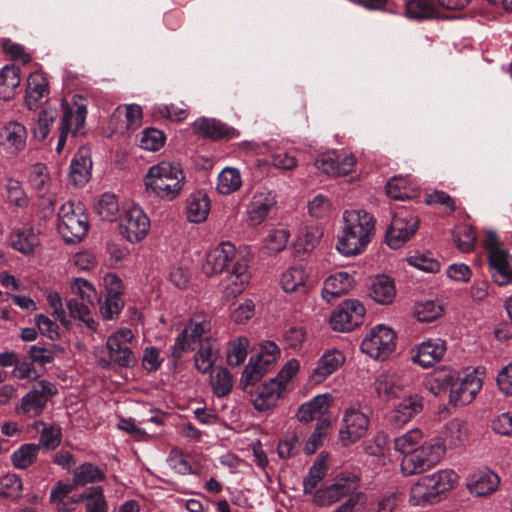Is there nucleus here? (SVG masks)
<instances>
[{
	"mask_svg": "<svg viewBox=\"0 0 512 512\" xmlns=\"http://www.w3.org/2000/svg\"><path fill=\"white\" fill-rule=\"evenodd\" d=\"M393 445L403 456L400 468L405 476L422 474L438 465L444 457L442 444L434 438L427 439L419 428L399 435Z\"/></svg>",
	"mask_w": 512,
	"mask_h": 512,
	"instance_id": "f257e3e1",
	"label": "nucleus"
},
{
	"mask_svg": "<svg viewBox=\"0 0 512 512\" xmlns=\"http://www.w3.org/2000/svg\"><path fill=\"white\" fill-rule=\"evenodd\" d=\"M374 232L375 223L371 214L360 209L346 210L336 248L344 256L360 254L371 241Z\"/></svg>",
	"mask_w": 512,
	"mask_h": 512,
	"instance_id": "f03ea898",
	"label": "nucleus"
},
{
	"mask_svg": "<svg viewBox=\"0 0 512 512\" xmlns=\"http://www.w3.org/2000/svg\"><path fill=\"white\" fill-rule=\"evenodd\" d=\"M184 183L185 176L181 167L168 161L151 166L145 177L146 190L166 201L175 199Z\"/></svg>",
	"mask_w": 512,
	"mask_h": 512,
	"instance_id": "7ed1b4c3",
	"label": "nucleus"
},
{
	"mask_svg": "<svg viewBox=\"0 0 512 512\" xmlns=\"http://www.w3.org/2000/svg\"><path fill=\"white\" fill-rule=\"evenodd\" d=\"M88 100L79 94H74L62 101V116L58 126V141L56 152L61 154L65 147L68 134L77 136L83 134L87 117Z\"/></svg>",
	"mask_w": 512,
	"mask_h": 512,
	"instance_id": "20e7f679",
	"label": "nucleus"
},
{
	"mask_svg": "<svg viewBox=\"0 0 512 512\" xmlns=\"http://www.w3.org/2000/svg\"><path fill=\"white\" fill-rule=\"evenodd\" d=\"M58 232L66 243L75 244L83 240L88 232V217L80 203H64L58 212Z\"/></svg>",
	"mask_w": 512,
	"mask_h": 512,
	"instance_id": "39448f33",
	"label": "nucleus"
},
{
	"mask_svg": "<svg viewBox=\"0 0 512 512\" xmlns=\"http://www.w3.org/2000/svg\"><path fill=\"white\" fill-rule=\"evenodd\" d=\"M484 246L493 281L499 286L511 284L512 255L500 243L495 232H486Z\"/></svg>",
	"mask_w": 512,
	"mask_h": 512,
	"instance_id": "423d86ee",
	"label": "nucleus"
},
{
	"mask_svg": "<svg viewBox=\"0 0 512 512\" xmlns=\"http://www.w3.org/2000/svg\"><path fill=\"white\" fill-rule=\"evenodd\" d=\"M211 317L205 312L193 313L184 329L177 335L172 355L177 360L184 352L194 349L196 343L203 341L211 331Z\"/></svg>",
	"mask_w": 512,
	"mask_h": 512,
	"instance_id": "0eeeda50",
	"label": "nucleus"
},
{
	"mask_svg": "<svg viewBox=\"0 0 512 512\" xmlns=\"http://www.w3.org/2000/svg\"><path fill=\"white\" fill-rule=\"evenodd\" d=\"M369 410L359 403L348 406L343 414L339 437L344 445L352 444L365 436L369 427Z\"/></svg>",
	"mask_w": 512,
	"mask_h": 512,
	"instance_id": "6e6552de",
	"label": "nucleus"
},
{
	"mask_svg": "<svg viewBox=\"0 0 512 512\" xmlns=\"http://www.w3.org/2000/svg\"><path fill=\"white\" fill-rule=\"evenodd\" d=\"M394 349L395 333L383 324L373 327L361 343V351L375 360H386Z\"/></svg>",
	"mask_w": 512,
	"mask_h": 512,
	"instance_id": "1a4fd4ad",
	"label": "nucleus"
},
{
	"mask_svg": "<svg viewBox=\"0 0 512 512\" xmlns=\"http://www.w3.org/2000/svg\"><path fill=\"white\" fill-rule=\"evenodd\" d=\"M57 393L54 384L41 380L25 394L17 404L15 411L28 417L39 416L44 410L50 397Z\"/></svg>",
	"mask_w": 512,
	"mask_h": 512,
	"instance_id": "9d476101",
	"label": "nucleus"
},
{
	"mask_svg": "<svg viewBox=\"0 0 512 512\" xmlns=\"http://www.w3.org/2000/svg\"><path fill=\"white\" fill-rule=\"evenodd\" d=\"M120 233L130 243L141 242L148 234L150 220L139 206L129 207L120 218Z\"/></svg>",
	"mask_w": 512,
	"mask_h": 512,
	"instance_id": "9b49d317",
	"label": "nucleus"
},
{
	"mask_svg": "<svg viewBox=\"0 0 512 512\" xmlns=\"http://www.w3.org/2000/svg\"><path fill=\"white\" fill-rule=\"evenodd\" d=\"M28 131L17 120H7L0 124V149L8 155L15 156L25 150Z\"/></svg>",
	"mask_w": 512,
	"mask_h": 512,
	"instance_id": "f8f14e48",
	"label": "nucleus"
},
{
	"mask_svg": "<svg viewBox=\"0 0 512 512\" xmlns=\"http://www.w3.org/2000/svg\"><path fill=\"white\" fill-rule=\"evenodd\" d=\"M364 315L363 304L356 299H348L332 313L330 325L335 331H350L362 322Z\"/></svg>",
	"mask_w": 512,
	"mask_h": 512,
	"instance_id": "ddd939ff",
	"label": "nucleus"
},
{
	"mask_svg": "<svg viewBox=\"0 0 512 512\" xmlns=\"http://www.w3.org/2000/svg\"><path fill=\"white\" fill-rule=\"evenodd\" d=\"M408 379L393 370L380 371L374 379L373 388L383 401H391L405 393Z\"/></svg>",
	"mask_w": 512,
	"mask_h": 512,
	"instance_id": "4468645a",
	"label": "nucleus"
},
{
	"mask_svg": "<svg viewBox=\"0 0 512 512\" xmlns=\"http://www.w3.org/2000/svg\"><path fill=\"white\" fill-rule=\"evenodd\" d=\"M417 228L418 220L412 214L394 216L386 233L388 246L392 249L400 248L411 239Z\"/></svg>",
	"mask_w": 512,
	"mask_h": 512,
	"instance_id": "2eb2a0df",
	"label": "nucleus"
},
{
	"mask_svg": "<svg viewBox=\"0 0 512 512\" xmlns=\"http://www.w3.org/2000/svg\"><path fill=\"white\" fill-rule=\"evenodd\" d=\"M134 338L130 329L124 328L118 330L107 340V348L110 358L120 366L129 367L135 364L136 360L133 356L128 344Z\"/></svg>",
	"mask_w": 512,
	"mask_h": 512,
	"instance_id": "dca6fc26",
	"label": "nucleus"
},
{
	"mask_svg": "<svg viewBox=\"0 0 512 512\" xmlns=\"http://www.w3.org/2000/svg\"><path fill=\"white\" fill-rule=\"evenodd\" d=\"M345 363L344 354L338 349L326 350L317 360L315 368L309 375L308 382L312 385L323 383Z\"/></svg>",
	"mask_w": 512,
	"mask_h": 512,
	"instance_id": "f3484780",
	"label": "nucleus"
},
{
	"mask_svg": "<svg viewBox=\"0 0 512 512\" xmlns=\"http://www.w3.org/2000/svg\"><path fill=\"white\" fill-rule=\"evenodd\" d=\"M356 487L355 477L351 475L337 477L333 484L314 493V501L320 506L332 505L353 492Z\"/></svg>",
	"mask_w": 512,
	"mask_h": 512,
	"instance_id": "a211bd4d",
	"label": "nucleus"
},
{
	"mask_svg": "<svg viewBox=\"0 0 512 512\" xmlns=\"http://www.w3.org/2000/svg\"><path fill=\"white\" fill-rule=\"evenodd\" d=\"M468 423L459 418H454L443 427L440 436L434 437L436 442L442 444L443 454L447 449L460 448L465 445L469 438Z\"/></svg>",
	"mask_w": 512,
	"mask_h": 512,
	"instance_id": "6ab92c4d",
	"label": "nucleus"
},
{
	"mask_svg": "<svg viewBox=\"0 0 512 512\" xmlns=\"http://www.w3.org/2000/svg\"><path fill=\"white\" fill-rule=\"evenodd\" d=\"M482 379L477 370L465 375L455 386L452 387L449 395V402L454 406H463L469 404L480 391Z\"/></svg>",
	"mask_w": 512,
	"mask_h": 512,
	"instance_id": "aec40b11",
	"label": "nucleus"
},
{
	"mask_svg": "<svg viewBox=\"0 0 512 512\" xmlns=\"http://www.w3.org/2000/svg\"><path fill=\"white\" fill-rule=\"evenodd\" d=\"M423 410V398L417 393L404 397L390 412L389 421L396 427H402Z\"/></svg>",
	"mask_w": 512,
	"mask_h": 512,
	"instance_id": "412c9836",
	"label": "nucleus"
},
{
	"mask_svg": "<svg viewBox=\"0 0 512 512\" xmlns=\"http://www.w3.org/2000/svg\"><path fill=\"white\" fill-rule=\"evenodd\" d=\"M356 159L351 154H324L315 161V166L321 172L330 176H344L351 173Z\"/></svg>",
	"mask_w": 512,
	"mask_h": 512,
	"instance_id": "4be33fe9",
	"label": "nucleus"
},
{
	"mask_svg": "<svg viewBox=\"0 0 512 512\" xmlns=\"http://www.w3.org/2000/svg\"><path fill=\"white\" fill-rule=\"evenodd\" d=\"M276 205L275 194L267 189L256 191L247 209L250 225H260Z\"/></svg>",
	"mask_w": 512,
	"mask_h": 512,
	"instance_id": "5701e85b",
	"label": "nucleus"
},
{
	"mask_svg": "<svg viewBox=\"0 0 512 512\" xmlns=\"http://www.w3.org/2000/svg\"><path fill=\"white\" fill-rule=\"evenodd\" d=\"M143 110L137 104L118 106L111 117L114 129L120 133L135 130L141 125Z\"/></svg>",
	"mask_w": 512,
	"mask_h": 512,
	"instance_id": "b1692460",
	"label": "nucleus"
},
{
	"mask_svg": "<svg viewBox=\"0 0 512 512\" xmlns=\"http://www.w3.org/2000/svg\"><path fill=\"white\" fill-rule=\"evenodd\" d=\"M281 287L285 293L304 295L310 290L312 283L303 266H291L282 273Z\"/></svg>",
	"mask_w": 512,
	"mask_h": 512,
	"instance_id": "393cba45",
	"label": "nucleus"
},
{
	"mask_svg": "<svg viewBox=\"0 0 512 512\" xmlns=\"http://www.w3.org/2000/svg\"><path fill=\"white\" fill-rule=\"evenodd\" d=\"M235 252V246L230 242H224L212 248L203 264L204 273L213 275L222 272L234 258Z\"/></svg>",
	"mask_w": 512,
	"mask_h": 512,
	"instance_id": "a878e982",
	"label": "nucleus"
},
{
	"mask_svg": "<svg viewBox=\"0 0 512 512\" xmlns=\"http://www.w3.org/2000/svg\"><path fill=\"white\" fill-rule=\"evenodd\" d=\"M199 348L194 354V366L200 373L209 372L220 355V344L212 336L199 342Z\"/></svg>",
	"mask_w": 512,
	"mask_h": 512,
	"instance_id": "bb28decb",
	"label": "nucleus"
},
{
	"mask_svg": "<svg viewBox=\"0 0 512 512\" xmlns=\"http://www.w3.org/2000/svg\"><path fill=\"white\" fill-rule=\"evenodd\" d=\"M446 351L445 342L439 338L429 339L418 345L412 360L423 368L430 367L442 359Z\"/></svg>",
	"mask_w": 512,
	"mask_h": 512,
	"instance_id": "cd10ccee",
	"label": "nucleus"
},
{
	"mask_svg": "<svg viewBox=\"0 0 512 512\" xmlns=\"http://www.w3.org/2000/svg\"><path fill=\"white\" fill-rule=\"evenodd\" d=\"M499 477L490 470H479L467 479V489L477 497L487 496L494 492L499 485Z\"/></svg>",
	"mask_w": 512,
	"mask_h": 512,
	"instance_id": "c85d7f7f",
	"label": "nucleus"
},
{
	"mask_svg": "<svg viewBox=\"0 0 512 512\" xmlns=\"http://www.w3.org/2000/svg\"><path fill=\"white\" fill-rule=\"evenodd\" d=\"M424 478L437 502L443 495L454 489L459 480L457 473L452 469H441Z\"/></svg>",
	"mask_w": 512,
	"mask_h": 512,
	"instance_id": "c756f323",
	"label": "nucleus"
},
{
	"mask_svg": "<svg viewBox=\"0 0 512 512\" xmlns=\"http://www.w3.org/2000/svg\"><path fill=\"white\" fill-rule=\"evenodd\" d=\"M250 272L246 261H236L226 276L225 293L228 297H236L246 288L250 281Z\"/></svg>",
	"mask_w": 512,
	"mask_h": 512,
	"instance_id": "7c9ffc66",
	"label": "nucleus"
},
{
	"mask_svg": "<svg viewBox=\"0 0 512 512\" xmlns=\"http://www.w3.org/2000/svg\"><path fill=\"white\" fill-rule=\"evenodd\" d=\"M105 281L115 285V288L108 289L106 298L100 306V313L103 318L112 319L120 313L123 307L121 292L118 289L120 287L121 280L116 274L110 273L105 276Z\"/></svg>",
	"mask_w": 512,
	"mask_h": 512,
	"instance_id": "2f4dec72",
	"label": "nucleus"
},
{
	"mask_svg": "<svg viewBox=\"0 0 512 512\" xmlns=\"http://www.w3.org/2000/svg\"><path fill=\"white\" fill-rule=\"evenodd\" d=\"M354 279L347 272H337L330 275L324 281L322 297L327 302L347 293L353 286Z\"/></svg>",
	"mask_w": 512,
	"mask_h": 512,
	"instance_id": "473e14b6",
	"label": "nucleus"
},
{
	"mask_svg": "<svg viewBox=\"0 0 512 512\" xmlns=\"http://www.w3.org/2000/svg\"><path fill=\"white\" fill-rule=\"evenodd\" d=\"M49 93L48 79L39 72L31 73L27 79L25 103L32 110L36 108Z\"/></svg>",
	"mask_w": 512,
	"mask_h": 512,
	"instance_id": "72a5a7b5",
	"label": "nucleus"
},
{
	"mask_svg": "<svg viewBox=\"0 0 512 512\" xmlns=\"http://www.w3.org/2000/svg\"><path fill=\"white\" fill-rule=\"evenodd\" d=\"M458 380L460 378L457 371L444 367L435 370L426 380L425 386L433 395L438 396L455 386V381Z\"/></svg>",
	"mask_w": 512,
	"mask_h": 512,
	"instance_id": "f704fd0d",
	"label": "nucleus"
},
{
	"mask_svg": "<svg viewBox=\"0 0 512 512\" xmlns=\"http://www.w3.org/2000/svg\"><path fill=\"white\" fill-rule=\"evenodd\" d=\"M193 129L203 137L213 140L229 139L235 135V130L215 119L200 118L193 123Z\"/></svg>",
	"mask_w": 512,
	"mask_h": 512,
	"instance_id": "c9c22d12",
	"label": "nucleus"
},
{
	"mask_svg": "<svg viewBox=\"0 0 512 512\" xmlns=\"http://www.w3.org/2000/svg\"><path fill=\"white\" fill-rule=\"evenodd\" d=\"M80 502L84 503L85 512H108V503L102 486L94 485L83 490L73 500L76 504Z\"/></svg>",
	"mask_w": 512,
	"mask_h": 512,
	"instance_id": "e433bc0d",
	"label": "nucleus"
},
{
	"mask_svg": "<svg viewBox=\"0 0 512 512\" xmlns=\"http://www.w3.org/2000/svg\"><path fill=\"white\" fill-rule=\"evenodd\" d=\"M210 212V199L201 192L197 191L189 196L186 205V216L191 223L204 222Z\"/></svg>",
	"mask_w": 512,
	"mask_h": 512,
	"instance_id": "4c0bfd02",
	"label": "nucleus"
},
{
	"mask_svg": "<svg viewBox=\"0 0 512 512\" xmlns=\"http://www.w3.org/2000/svg\"><path fill=\"white\" fill-rule=\"evenodd\" d=\"M331 404L329 393L319 394L310 401L303 403L297 412V419L300 422H310L317 416L324 414Z\"/></svg>",
	"mask_w": 512,
	"mask_h": 512,
	"instance_id": "58836bf2",
	"label": "nucleus"
},
{
	"mask_svg": "<svg viewBox=\"0 0 512 512\" xmlns=\"http://www.w3.org/2000/svg\"><path fill=\"white\" fill-rule=\"evenodd\" d=\"M92 161L86 149H80L70 165V179L77 185L85 184L91 175Z\"/></svg>",
	"mask_w": 512,
	"mask_h": 512,
	"instance_id": "ea45409f",
	"label": "nucleus"
},
{
	"mask_svg": "<svg viewBox=\"0 0 512 512\" xmlns=\"http://www.w3.org/2000/svg\"><path fill=\"white\" fill-rule=\"evenodd\" d=\"M282 391L280 384L276 381L270 380L268 383L263 384L259 387L253 398L255 409L266 411L274 407Z\"/></svg>",
	"mask_w": 512,
	"mask_h": 512,
	"instance_id": "a19ab883",
	"label": "nucleus"
},
{
	"mask_svg": "<svg viewBox=\"0 0 512 512\" xmlns=\"http://www.w3.org/2000/svg\"><path fill=\"white\" fill-rule=\"evenodd\" d=\"M20 82V68L14 65L4 66L0 70V100L11 99Z\"/></svg>",
	"mask_w": 512,
	"mask_h": 512,
	"instance_id": "79ce46f5",
	"label": "nucleus"
},
{
	"mask_svg": "<svg viewBox=\"0 0 512 512\" xmlns=\"http://www.w3.org/2000/svg\"><path fill=\"white\" fill-rule=\"evenodd\" d=\"M10 243L15 250L28 255L40 242L38 234L31 227H26L12 232Z\"/></svg>",
	"mask_w": 512,
	"mask_h": 512,
	"instance_id": "37998d69",
	"label": "nucleus"
},
{
	"mask_svg": "<svg viewBox=\"0 0 512 512\" xmlns=\"http://www.w3.org/2000/svg\"><path fill=\"white\" fill-rule=\"evenodd\" d=\"M396 294L395 286L391 278L380 275L372 283L370 296L379 304H389Z\"/></svg>",
	"mask_w": 512,
	"mask_h": 512,
	"instance_id": "c03bdc74",
	"label": "nucleus"
},
{
	"mask_svg": "<svg viewBox=\"0 0 512 512\" xmlns=\"http://www.w3.org/2000/svg\"><path fill=\"white\" fill-rule=\"evenodd\" d=\"M210 387L216 397L228 395L233 387V376L225 367H216L210 375Z\"/></svg>",
	"mask_w": 512,
	"mask_h": 512,
	"instance_id": "a18cd8bd",
	"label": "nucleus"
},
{
	"mask_svg": "<svg viewBox=\"0 0 512 512\" xmlns=\"http://www.w3.org/2000/svg\"><path fill=\"white\" fill-rule=\"evenodd\" d=\"M106 478L105 473L92 463H83L74 470L73 483L75 486L98 483Z\"/></svg>",
	"mask_w": 512,
	"mask_h": 512,
	"instance_id": "49530a36",
	"label": "nucleus"
},
{
	"mask_svg": "<svg viewBox=\"0 0 512 512\" xmlns=\"http://www.w3.org/2000/svg\"><path fill=\"white\" fill-rule=\"evenodd\" d=\"M241 185V173L234 167H226L218 175L217 191L222 195L236 192Z\"/></svg>",
	"mask_w": 512,
	"mask_h": 512,
	"instance_id": "de8ad7c7",
	"label": "nucleus"
},
{
	"mask_svg": "<svg viewBox=\"0 0 512 512\" xmlns=\"http://www.w3.org/2000/svg\"><path fill=\"white\" fill-rule=\"evenodd\" d=\"M412 506H427L437 503L435 496L425 481L424 476L418 479L410 488L409 499Z\"/></svg>",
	"mask_w": 512,
	"mask_h": 512,
	"instance_id": "09e8293b",
	"label": "nucleus"
},
{
	"mask_svg": "<svg viewBox=\"0 0 512 512\" xmlns=\"http://www.w3.org/2000/svg\"><path fill=\"white\" fill-rule=\"evenodd\" d=\"M407 17L415 20H426L438 16L437 7L431 0H408L406 2Z\"/></svg>",
	"mask_w": 512,
	"mask_h": 512,
	"instance_id": "8fccbe9b",
	"label": "nucleus"
},
{
	"mask_svg": "<svg viewBox=\"0 0 512 512\" xmlns=\"http://www.w3.org/2000/svg\"><path fill=\"white\" fill-rule=\"evenodd\" d=\"M28 180L30 185L39 194H45L50 187V174L48 168L43 163H35L29 168Z\"/></svg>",
	"mask_w": 512,
	"mask_h": 512,
	"instance_id": "3c124183",
	"label": "nucleus"
},
{
	"mask_svg": "<svg viewBox=\"0 0 512 512\" xmlns=\"http://www.w3.org/2000/svg\"><path fill=\"white\" fill-rule=\"evenodd\" d=\"M290 238L289 230L285 228L271 229L263 240V249L269 254L283 251Z\"/></svg>",
	"mask_w": 512,
	"mask_h": 512,
	"instance_id": "603ef678",
	"label": "nucleus"
},
{
	"mask_svg": "<svg viewBox=\"0 0 512 512\" xmlns=\"http://www.w3.org/2000/svg\"><path fill=\"white\" fill-rule=\"evenodd\" d=\"M322 236L323 232L319 226H305L299 231L295 246L298 250L309 252L320 242Z\"/></svg>",
	"mask_w": 512,
	"mask_h": 512,
	"instance_id": "864d4df0",
	"label": "nucleus"
},
{
	"mask_svg": "<svg viewBox=\"0 0 512 512\" xmlns=\"http://www.w3.org/2000/svg\"><path fill=\"white\" fill-rule=\"evenodd\" d=\"M57 116L58 113L55 108L48 107L41 110L37 114L36 124L33 127L35 137L41 141L45 140L48 137Z\"/></svg>",
	"mask_w": 512,
	"mask_h": 512,
	"instance_id": "5fc2aeb1",
	"label": "nucleus"
},
{
	"mask_svg": "<svg viewBox=\"0 0 512 512\" xmlns=\"http://www.w3.org/2000/svg\"><path fill=\"white\" fill-rule=\"evenodd\" d=\"M38 453L39 446L37 444H23L12 453L11 461L16 468L26 469L36 461Z\"/></svg>",
	"mask_w": 512,
	"mask_h": 512,
	"instance_id": "6e6d98bb",
	"label": "nucleus"
},
{
	"mask_svg": "<svg viewBox=\"0 0 512 512\" xmlns=\"http://www.w3.org/2000/svg\"><path fill=\"white\" fill-rule=\"evenodd\" d=\"M74 483L68 484V483H58L50 493V501L53 503L56 508L59 511H72L74 510V505L76 503H73V500L76 498V496H73L71 498L70 502H65V499L67 496L73 491L74 489Z\"/></svg>",
	"mask_w": 512,
	"mask_h": 512,
	"instance_id": "4d7b16f0",
	"label": "nucleus"
},
{
	"mask_svg": "<svg viewBox=\"0 0 512 512\" xmlns=\"http://www.w3.org/2000/svg\"><path fill=\"white\" fill-rule=\"evenodd\" d=\"M88 305L89 303L86 301H80L78 299H70L67 302V308L70 316L79 319L87 326V328L95 331L96 321L94 320Z\"/></svg>",
	"mask_w": 512,
	"mask_h": 512,
	"instance_id": "13d9d810",
	"label": "nucleus"
},
{
	"mask_svg": "<svg viewBox=\"0 0 512 512\" xmlns=\"http://www.w3.org/2000/svg\"><path fill=\"white\" fill-rule=\"evenodd\" d=\"M387 195L395 200H404L414 195L409 180L405 177L397 176L391 178L386 185Z\"/></svg>",
	"mask_w": 512,
	"mask_h": 512,
	"instance_id": "bf43d9fd",
	"label": "nucleus"
},
{
	"mask_svg": "<svg viewBox=\"0 0 512 512\" xmlns=\"http://www.w3.org/2000/svg\"><path fill=\"white\" fill-rule=\"evenodd\" d=\"M96 213L101 217V219L106 221H112L117 216L119 211L118 201L114 194L105 193L101 195L95 205Z\"/></svg>",
	"mask_w": 512,
	"mask_h": 512,
	"instance_id": "052dcab7",
	"label": "nucleus"
},
{
	"mask_svg": "<svg viewBox=\"0 0 512 512\" xmlns=\"http://www.w3.org/2000/svg\"><path fill=\"white\" fill-rule=\"evenodd\" d=\"M248 346L249 340L244 336H240L231 340L227 349L228 364L232 366H238L242 364L247 357Z\"/></svg>",
	"mask_w": 512,
	"mask_h": 512,
	"instance_id": "680f3d73",
	"label": "nucleus"
},
{
	"mask_svg": "<svg viewBox=\"0 0 512 512\" xmlns=\"http://www.w3.org/2000/svg\"><path fill=\"white\" fill-rule=\"evenodd\" d=\"M406 261L410 266L427 273H436L440 269V262L430 253L415 252Z\"/></svg>",
	"mask_w": 512,
	"mask_h": 512,
	"instance_id": "e2e57ef3",
	"label": "nucleus"
},
{
	"mask_svg": "<svg viewBox=\"0 0 512 512\" xmlns=\"http://www.w3.org/2000/svg\"><path fill=\"white\" fill-rule=\"evenodd\" d=\"M442 312V306L433 300L419 302L414 308V315L420 322H431L440 317Z\"/></svg>",
	"mask_w": 512,
	"mask_h": 512,
	"instance_id": "0e129e2a",
	"label": "nucleus"
},
{
	"mask_svg": "<svg viewBox=\"0 0 512 512\" xmlns=\"http://www.w3.org/2000/svg\"><path fill=\"white\" fill-rule=\"evenodd\" d=\"M23 490L22 480L16 474H7L0 479V496L17 499Z\"/></svg>",
	"mask_w": 512,
	"mask_h": 512,
	"instance_id": "69168bd1",
	"label": "nucleus"
},
{
	"mask_svg": "<svg viewBox=\"0 0 512 512\" xmlns=\"http://www.w3.org/2000/svg\"><path fill=\"white\" fill-rule=\"evenodd\" d=\"M326 472L327 465L324 459H317L310 468L308 475L304 479V493H312V491L316 488L318 483L325 477Z\"/></svg>",
	"mask_w": 512,
	"mask_h": 512,
	"instance_id": "338daca9",
	"label": "nucleus"
},
{
	"mask_svg": "<svg viewBox=\"0 0 512 512\" xmlns=\"http://www.w3.org/2000/svg\"><path fill=\"white\" fill-rule=\"evenodd\" d=\"M454 241L459 250L462 252H470L476 241V236L473 229L468 225L457 227L453 232Z\"/></svg>",
	"mask_w": 512,
	"mask_h": 512,
	"instance_id": "774afa93",
	"label": "nucleus"
}]
</instances>
